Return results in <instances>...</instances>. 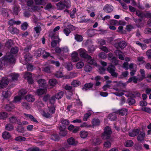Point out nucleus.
Here are the masks:
<instances>
[{"mask_svg": "<svg viewBox=\"0 0 151 151\" xmlns=\"http://www.w3.org/2000/svg\"><path fill=\"white\" fill-rule=\"evenodd\" d=\"M61 122L62 125L64 126L68 125L69 124V121L66 119H65L62 118L61 119Z\"/></svg>", "mask_w": 151, "mask_h": 151, "instance_id": "nucleus-38", "label": "nucleus"}, {"mask_svg": "<svg viewBox=\"0 0 151 151\" xmlns=\"http://www.w3.org/2000/svg\"><path fill=\"white\" fill-rule=\"evenodd\" d=\"M8 30L12 34H17L19 32L18 29L13 27H9L8 28Z\"/></svg>", "mask_w": 151, "mask_h": 151, "instance_id": "nucleus-12", "label": "nucleus"}, {"mask_svg": "<svg viewBox=\"0 0 151 151\" xmlns=\"http://www.w3.org/2000/svg\"><path fill=\"white\" fill-rule=\"evenodd\" d=\"M7 116V114L5 112L0 113V119H3L6 118Z\"/></svg>", "mask_w": 151, "mask_h": 151, "instance_id": "nucleus-54", "label": "nucleus"}, {"mask_svg": "<svg viewBox=\"0 0 151 151\" xmlns=\"http://www.w3.org/2000/svg\"><path fill=\"white\" fill-rule=\"evenodd\" d=\"M70 32V29L67 28H66L63 29V32L67 36L69 35Z\"/></svg>", "mask_w": 151, "mask_h": 151, "instance_id": "nucleus-64", "label": "nucleus"}, {"mask_svg": "<svg viewBox=\"0 0 151 151\" xmlns=\"http://www.w3.org/2000/svg\"><path fill=\"white\" fill-rule=\"evenodd\" d=\"M84 68V70L87 72H90L92 70L91 67L89 65H86Z\"/></svg>", "mask_w": 151, "mask_h": 151, "instance_id": "nucleus-50", "label": "nucleus"}, {"mask_svg": "<svg viewBox=\"0 0 151 151\" xmlns=\"http://www.w3.org/2000/svg\"><path fill=\"white\" fill-rule=\"evenodd\" d=\"M25 99L29 102H33L35 100V98L33 96L30 94L26 95Z\"/></svg>", "mask_w": 151, "mask_h": 151, "instance_id": "nucleus-25", "label": "nucleus"}, {"mask_svg": "<svg viewBox=\"0 0 151 151\" xmlns=\"http://www.w3.org/2000/svg\"><path fill=\"white\" fill-rule=\"evenodd\" d=\"M101 142V140L100 139L96 138L93 139L92 143L93 145H99Z\"/></svg>", "mask_w": 151, "mask_h": 151, "instance_id": "nucleus-34", "label": "nucleus"}, {"mask_svg": "<svg viewBox=\"0 0 151 151\" xmlns=\"http://www.w3.org/2000/svg\"><path fill=\"white\" fill-rule=\"evenodd\" d=\"M2 137L4 139H7L10 138L11 137V135L9 132H4L2 134Z\"/></svg>", "mask_w": 151, "mask_h": 151, "instance_id": "nucleus-30", "label": "nucleus"}, {"mask_svg": "<svg viewBox=\"0 0 151 151\" xmlns=\"http://www.w3.org/2000/svg\"><path fill=\"white\" fill-rule=\"evenodd\" d=\"M133 142L131 140H128L124 143V145L127 147H130L133 145Z\"/></svg>", "mask_w": 151, "mask_h": 151, "instance_id": "nucleus-33", "label": "nucleus"}, {"mask_svg": "<svg viewBox=\"0 0 151 151\" xmlns=\"http://www.w3.org/2000/svg\"><path fill=\"white\" fill-rule=\"evenodd\" d=\"M144 58L142 56H139L137 58V60L138 61L140 62L142 64L145 63V62L144 60Z\"/></svg>", "mask_w": 151, "mask_h": 151, "instance_id": "nucleus-52", "label": "nucleus"}, {"mask_svg": "<svg viewBox=\"0 0 151 151\" xmlns=\"http://www.w3.org/2000/svg\"><path fill=\"white\" fill-rule=\"evenodd\" d=\"M80 56L84 58L87 59L88 57H90L87 54V52L83 49H80L78 50Z\"/></svg>", "mask_w": 151, "mask_h": 151, "instance_id": "nucleus-6", "label": "nucleus"}, {"mask_svg": "<svg viewBox=\"0 0 151 151\" xmlns=\"http://www.w3.org/2000/svg\"><path fill=\"white\" fill-rule=\"evenodd\" d=\"M51 64L55 65L56 66L58 67L60 66V64L59 61H55L54 60H51L50 61Z\"/></svg>", "mask_w": 151, "mask_h": 151, "instance_id": "nucleus-62", "label": "nucleus"}, {"mask_svg": "<svg viewBox=\"0 0 151 151\" xmlns=\"http://www.w3.org/2000/svg\"><path fill=\"white\" fill-rule=\"evenodd\" d=\"M36 32V34H37L38 36L41 31V28L40 26H37L35 27L33 29Z\"/></svg>", "mask_w": 151, "mask_h": 151, "instance_id": "nucleus-36", "label": "nucleus"}, {"mask_svg": "<svg viewBox=\"0 0 151 151\" xmlns=\"http://www.w3.org/2000/svg\"><path fill=\"white\" fill-rule=\"evenodd\" d=\"M81 83V82L79 81L74 80L71 82V85L75 87L79 86Z\"/></svg>", "mask_w": 151, "mask_h": 151, "instance_id": "nucleus-40", "label": "nucleus"}, {"mask_svg": "<svg viewBox=\"0 0 151 151\" xmlns=\"http://www.w3.org/2000/svg\"><path fill=\"white\" fill-rule=\"evenodd\" d=\"M111 133L112 131L110 127L108 126L106 127L105 128L104 132L102 136V138L104 139H109Z\"/></svg>", "mask_w": 151, "mask_h": 151, "instance_id": "nucleus-3", "label": "nucleus"}, {"mask_svg": "<svg viewBox=\"0 0 151 151\" xmlns=\"http://www.w3.org/2000/svg\"><path fill=\"white\" fill-rule=\"evenodd\" d=\"M127 46V43L124 41H121L119 42H117L114 44V46L116 48H120L124 49Z\"/></svg>", "mask_w": 151, "mask_h": 151, "instance_id": "nucleus-5", "label": "nucleus"}, {"mask_svg": "<svg viewBox=\"0 0 151 151\" xmlns=\"http://www.w3.org/2000/svg\"><path fill=\"white\" fill-rule=\"evenodd\" d=\"M84 64L82 62H79L76 64V67L77 69L81 68L84 66Z\"/></svg>", "mask_w": 151, "mask_h": 151, "instance_id": "nucleus-47", "label": "nucleus"}, {"mask_svg": "<svg viewBox=\"0 0 151 151\" xmlns=\"http://www.w3.org/2000/svg\"><path fill=\"white\" fill-rule=\"evenodd\" d=\"M49 36L53 40L56 39H58V38H59L58 37V35L55 34V32H52L50 33L49 34Z\"/></svg>", "mask_w": 151, "mask_h": 151, "instance_id": "nucleus-43", "label": "nucleus"}, {"mask_svg": "<svg viewBox=\"0 0 151 151\" xmlns=\"http://www.w3.org/2000/svg\"><path fill=\"white\" fill-rule=\"evenodd\" d=\"M18 49L17 47H14L11 48V53L13 54H15L18 52Z\"/></svg>", "mask_w": 151, "mask_h": 151, "instance_id": "nucleus-49", "label": "nucleus"}, {"mask_svg": "<svg viewBox=\"0 0 151 151\" xmlns=\"http://www.w3.org/2000/svg\"><path fill=\"white\" fill-rule=\"evenodd\" d=\"M23 115L26 118H29L31 121L32 122H35L36 123H38L39 122L38 121H37V119L31 114L24 113Z\"/></svg>", "mask_w": 151, "mask_h": 151, "instance_id": "nucleus-10", "label": "nucleus"}, {"mask_svg": "<svg viewBox=\"0 0 151 151\" xmlns=\"http://www.w3.org/2000/svg\"><path fill=\"white\" fill-rule=\"evenodd\" d=\"M28 26V24L26 22H24L21 25V29L23 30H26L27 29Z\"/></svg>", "mask_w": 151, "mask_h": 151, "instance_id": "nucleus-63", "label": "nucleus"}, {"mask_svg": "<svg viewBox=\"0 0 151 151\" xmlns=\"http://www.w3.org/2000/svg\"><path fill=\"white\" fill-rule=\"evenodd\" d=\"M57 81L55 79H50L49 81V85L50 86V88H52L54 87L56 84Z\"/></svg>", "mask_w": 151, "mask_h": 151, "instance_id": "nucleus-22", "label": "nucleus"}, {"mask_svg": "<svg viewBox=\"0 0 151 151\" xmlns=\"http://www.w3.org/2000/svg\"><path fill=\"white\" fill-rule=\"evenodd\" d=\"M2 61L4 64L12 63L15 62V59L13 54L9 52L2 58Z\"/></svg>", "mask_w": 151, "mask_h": 151, "instance_id": "nucleus-1", "label": "nucleus"}, {"mask_svg": "<svg viewBox=\"0 0 151 151\" xmlns=\"http://www.w3.org/2000/svg\"><path fill=\"white\" fill-rule=\"evenodd\" d=\"M114 9L113 7L109 4H106L104 7L103 10L105 12L109 13L112 12Z\"/></svg>", "mask_w": 151, "mask_h": 151, "instance_id": "nucleus-8", "label": "nucleus"}, {"mask_svg": "<svg viewBox=\"0 0 151 151\" xmlns=\"http://www.w3.org/2000/svg\"><path fill=\"white\" fill-rule=\"evenodd\" d=\"M15 140L19 142L24 141L26 140V138L22 136H19L15 138Z\"/></svg>", "mask_w": 151, "mask_h": 151, "instance_id": "nucleus-44", "label": "nucleus"}, {"mask_svg": "<svg viewBox=\"0 0 151 151\" xmlns=\"http://www.w3.org/2000/svg\"><path fill=\"white\" fill-rule=\"evenodd\" d=\"M71 59L73 62H76L78 61L79 58L78 57V53L76 52H73L71 54Z\"/></svg>", "mask_w": 151, "mask_h": 151, "instance_id": "nucleus-11", "label": "nucleus"}, {"mask_svg": "<svg viewBox=\"0 0 151 151\" xmlns=\"http://www.w3.org/2000/svg\"><path fill=\"white\" fill-rule=\"evenodd\" d=\"M10 76L12 79L13 81L17 80L19 76L18 74L16 73H13L10 74Z\"/></svg>", "mask_w": 151, "mask_h": 151, "instance_id": "nucleus-35", "label": "nucleus"}, {"mask_svg": "<svg viewBox=\"0 0 151 151\" xmlns=\"http://www.w3.org/2000/svg\"><path fill=\"white\" fill-rule=\"evenodd\" d=\"M47 107L48 108L49 112L52 114L55 113V106H54V104H51L49 105L47 104Z\"/></svg>", "mask_w": 151, "mask_h": 151, "instance_id": "nucleus-13", "label": "nucleus"}, {"mask_svg": "<svg viewBox=\"0 0 151 151\" xmlns=\"http://www.w3.org/2000/svg\"><path fill=\"white\" fill-rule=\"evenodd\" d=\"M64 94L63 91H60L56 93L55 96L56 99H59L63 97Z\"/></svg>", "mask_w": 151, "mask_h": 151, "instance_id": "nucleus-31", "label": "nucleus"}, {"mask_svg": "<svg viewBox=\"0 0 151 151\" xmlns=\"http://www.w3.org/2000/svg\"><path fill=\"white\" fill-rule=\"evenodd\" d=\"M127 109L123 108L118 110L117 111L115 112L118 113L120 115H124L127 114Z\"/></svg>", "mask_w": 151, "mask_h": 151, "instance_id": "nucleus-23", "label": "nucleus"}, {"mask_svg": "<svg viewBox=\"0 0 151 151\" xmlns=\"http://www.w3.org/2000/svg\"><path fill=\"white\" fill-rule=\"evenodd\" d=\"M9 80L6 77L3 78L0 81V89L6 87L9 83Z\"/></svg>", "mask_w": 151, "mask_h": 151, "instance_id": "nucleus-4", "label": "nucleus"}, {"mask_svg": "<svg viewBox=\"0 0 151 151\" xmlns=\"http://www.w3.org/2000/svg\"><path fill=\"white\" fill-rule=\"evenodd\" d=\"M91 115V113L90 112H88L85 114L83 118V120L84 121H86L90 117Z\"/></svg>", "mask_w": 151, "mask_h": 151, "instance_id": "nucleus-41", "label": "nucleus"}, {"mask_svg": "<svg viewBox=\"0 0 151 151\" xmlns=\"http://www.w3.org/2000/svg\"><path fill=\"white\" fill-rule=\"evenodd\" d=\"M115 112V113H113L111 114H110L108 116L109 119L111 121H114L117 118V115Z\"/></svg>", "mask_w": 151, "mask_h": 151, "instance_id": "nucleus-24", "label": "nucleus"}, {"mask_svg": "<svg viewBox=\"0 0 151 151\" xmlns=\"http://www.w3.org/2000/svg\"><path fill=\"white\" fill-rule=\"evenodd\" d=\"M55 76L58 78H61L63 76L62 72L60 71H58L55 74Z\"/></svg>", "mask_w": 151, "mask_h": 151, "instance_id": "nucleus-60", "label": "nucleus"}, {"mask_svg": "<svg viewBox=\"0 0 151 151\" xmlns=\"http://www.w3.org/2000/svg\"><path fill=\"white\" fill-rule=\"evenodd\" d=\"M57 8L60 10H62L66 7L63 1H61L56 4Z\"/></svg>", "mask_w": 151, "mask_h": 151, "instance_id": "nucleus-16", "label": "nucleus"}, {"mask_svg": "<svg viewBox=\"0 0 151 151\" xmlns=\"http://www.w3.org/2000/svg\"><path fill=\"white\" fill-rule=\"evenodd\" d=\"M16 130L18 132L22 133L24 130V128L21 125H18L16 128Z\"/></svg>", "mask_w": 151, "mask_h": 151, "instance_id": "nucleus-42", "label": "nucleus"}, {"mask_svg": "<svg viewBox=\"0 0 151 151\" xmlns=\"http://www.w3.org/2000/svg\"><path fill=\"white\" fill-rule=\"evenodd\" d=\"M77 73L72 72H70L67 76V77L68 78H71L76 77L77 76Z\"/></svg>", "mask_w": 151, "mask_h": 151, "instance_id": "nucleus-39", "label": "nucleus"}, {"mask_svg": "<svg viewBox=\"0 0 151 151\" xmlns=\"http://www.w3.org/2000/svg\"><path fill=\"white\" fill-rule=\"evenodd\" d=\"M65 68L69 71L73 69V65L71 63H66L65 64Z\"/></svg>", "mask_w": 151, "mask_h": 151, "instance_id": "nucleus-28", "label": "nucleus"}, {"mask_svg": "<svg viewBox=\"0 0 151 151\" xmlns=\"http://www.w3.org/2000/svg\"><path fill=\"white\" fill-rule=\"evenodd\" d=\"M56 98L55 96H53L49 99V104H54L55 102Z\"/></svg>", "mask_w": 151, "mask_h": 151, "instance_id": "nucleus-55", "label": "nucleus"}, {"mask_svg": "<svg viewBox=\"0 0 151 151\" xmlns=\"http://www.w3.org/2000/svg\"><path fill=\"white\" fill-rule=\"evenodd\" d=\"M43 116L46 118H50L52 116V114L50 113L44 112Z\"/></svg>", "mask_w": 151, "mask_h": 151, "instance_id": "nucleus-58", "label": "nucleus"}, {"mask_svg": "<svg viewBox=\"0 0 151 151\" xmlns=\"http://www.w3.org/2000/svg\"><path fill=\"white\" fill-rule=\"evenodd\" d=\"M14 108V106L12 102H10L9 104H7L5 107V109L7 111H10Z\"/></svg>", "mask_w": 151, "mask_h": 151, "instance_id": "nucleus-26", "label": "nucleus"}, {"mask_svg": "<svg viewBox=\"0 0 151 151\" xmlns=\"http://www.w3.org/2000/svg\"><path fill=\"white\" fill-rule=\"evenodd\" d=\"M31 48L32 47L30 45L26 47L24 50L23 54L25 53H29V51L31 50Z\"/></svg>", "mask_w": 151, "mask_h": 151, "instance_id": "nucleus-57", "label": "nucleus"}, {"mask_svg": "<svg viewBox=\"0 0 151 151\" xmlns=\"http://www.w3.org/2000/svg\"><path fill=\"white\" fill-rule=\"evenodd\" d=\"M107 71L111 74V75L114 78H116L118 73L115 72L116 68L111 64L109 65L107 69Z\"/></svg>", "mask_w": 151, "mask_h": 151, "instance_id": "nucleus-2", "label": "nucleus"}, {"mask_svg": "<svg viewBox=\"0 0 151 151\" xmlns=\"http://www.w3.org/2000/svg\"><path fill=\"white\" fill-rule=\"evenodd\" d=\"M145 137V133L143 132H141L138 136L137 137V140L138 141H140L141 142H142L144 140Z\"/></svg>", "mask_w": 151, "mask_h": 151, "instance_id": "nucleus-20", "label": "nucleus"}, {"mask_svg": "<svg viewBox=\"0 0 151 151\" xmlns=\"http://www.w3.org/2000/svg\"><path fill=\"white\" fill-rule=\"evenodd\" d=\"M37 83L40 87L46 88V81L44 79H40L37 81Z\"/></svg>", "mask_w": 151, "mask_h": 151, "instance_id": "nucleus-14", "label": "nucleus"}, {"mask_svg": "<svg viewBox=\"0 0 151 151\" xmlns=\"http://www.w3.org/2000/svg\"><path fill=\"white\" fill-rule=\"evenodd\" d=\"M76 12V9L75 8L73 9L70 14V16L72 18H74L75 17V14Z\"/></svg>", "mask_w": 151, "mask_h": 151, "instance_id": "nucleus-53", "label": "nucleus"}, {"mask_svg": "<svg viewBox=\"0 0 151 151\" xmlns=\"http://www.w3.org/2000/svg\"><path fill=\"white\" fill-rule=\"evenodd\" d=\"M5 128L7 130L11 131L14 129V126L11 124H8L5 125Z\"/></svg>", "mask_w": 151, "mask_h": 151, "instance_id": "nucleus-37", "label": "nucleus"}, {"mask_svg": "<svg viewBox=\"0 0 151 151\" xmlns=\"http://www.w3.org/2000/svg\"><path fill=\"white\" fill-rule=\"evenodd\" d=\"M11 93L10 91H3L2 93V96L4 98H8L11 96Z\"/></svg>", "mask_w": 151, "mask_h": 151, "instance_id": "nucleus-29", "label": "nucleus"}, {"mask_svg": "<svg viewBox=\"0 0 151 151\" xmlns=\"http://www.w3.org/2000/svg\"><path fill=\"white\" fill-rule=\"evenodd\" d=\"M100 123V121L98 119H94L92 121L93 125L96 126L99 125Z\"/></svg>", "mask_w": 151, "mask_h": 151, "instance_id": "nucleus-45", "label": "nucleus"}, {"mask_svg": "<svg viewBox=\"0 0 151 151\" xmlns=\"http://www.w3.org/2000/svg\"><path fill=\"white\" fill-rule=\"evenodd\" d=\"M127 102L129 105H131L134 104L135 101L134 99L132 98H129L128 99Z\"/></svg>", "mask_w": 151, "mask_h": 151, "instance_id": "nucleus-51", "label": "nucleus"}, {"mask_svg": "<svg viewBox=\"0 0 151 151\" xmlns=\"http://www.w3.org/2000/svg\"><path fill=\"white\" fill-rule=\"evenodd\" d=\"M65 5L66 6V8H68L70 6V0H64L63 1Z\"/></svg>", "mask_w": 151, "mask_h": 151, "instance_id": "nucleus-61", "label": "nucleus"}, {"mask_svg": "<svg viewBox=\"0 0 151 151\" xmlns=\"http://www.w3.org/2000/svg\"><path fill=\"white\" fill-rule=\"evenodd\" d=\"M27 151H39V148L36 147H32L28 148Z\"/></svg>", "mask_w": 151, "mask_h": 151, "instance_id": "nucleus-59", "label": "nucleus"}, {"mask_svg": "<svg viewBox=\"0 0 151 151\" xmlns=\"http://www.w3.org/2000/svg\"><path fill=\"white\" fill-rule=\"evenodd\" d=\"M47 91L46 88H40L37 90L36 93L38 95L40 96L45 93Z\"/></svg>", "mask_w": 151, "mask_h": 151, "instance_id": "nucleus-21", "label": "nucleus"}, {"mask_svg": "<svg viewBox=\"0 0 151 151\" xmlns=\"http://www.w3.org/2000/svg\"><path fill=\"white\" fill-rule=\"evenodd\" d=\"M88 132L85 131H81L80 133V137L83 139L86 138L88 135Z\"/></svg>", "mask_w": 151, "mask_h": 151, "instance_id": "nucleus-27", "label": "nucleus"}, {"mask_svg": "<svg viewBox=\"0 0 151 151\" xmlns=\"http://www.w3.org/2000/svg\"><path fill=\"white\" fill-rule=\"evenodd\" d=\"M138 78H136V76H134L130 78L128 81L127 82L128 83H131L132 82V81H133V82L135 83H137V81H138Z\"/></svg>", "mask_w": 151, "mask_h": 151, "instance_id": "nucleus-32", "label": "nucleus"}, {"mask_svg": "<svg viewBox=\"0 0 151 151\" xmlns=\"http://www.w3.org/2000/svg\"><path fill=\"white\" fill-rule=\"evenodd\" d=\"M75 39L78 42H81L83 40V37L80 35L76 34L75 35Z\"/></svg>", "mask_w": 151, "mask_h": 151, "instance_id": "nucleus-48", "label": "nucleus"}, {"mask_svg": "<svg viewBox=\"0 0 151 151\" xmlns=\"http://www.w3.org/2000/svg\"><path fill=\"white\" fill-rule=\"evenodd\" d=\"M140 132V130L138 129H134L132 132L129 133V135L131 137H134L139 134Z\"/></svg>", "mask_w": 151, "mask_h": 151, "instance_id": "nucleus-18", "label": "nucleus"}, {"mask_svg": "<svg viewBox=\"0 0 151 151\" xmlns=\"http://www.w3.org/2000/svg\"><path fill=\"white\" fill-rule=\"evenodd\" d=\"M23 55L24 60L27 63L32 60V56L29 53H25L23 54Z\"/></svg>", "mask_w": 151, "mask_h": 151, "instance_id": "nucleus-7", "label": "nucleus"}, {"mask_svg": "<svg viewBox=\"0 0 151 151\" xmlns=\"http://www.w3.org/2000/svg\"><path fill=\"white\" fill-rule=\"evenodd\" d=\"M68 142L69 145H76L78 143V142L76 141L73 137L69 138L68 140Z\"/></svg>", "mask_w": 151, "mask_h": 151, "instance_id": "nucleus-19", "label": "nucleus"}, {"mask_svg": "<svg viewBox=\"0 0 151 151\" xmlns=\"http://www.w3.org/2000/svg\"><path fill=\"white\" fill-rule=\"evenodd\" d=\"M42 71L47 73H50L51 72L50 68L49 66L42 68Z\"/></svg>", "mask_w": 151, "mask_h": 151, "instance_id": "nucleus-46", "label": "nucleus"}, {"mask_svg": "<svg viewBox=\"0 0 151 151\" xmlns=\"http://www.w3.org/2000/svg\"><path fill=\"white\" fill-rule=\"evenodd\" d=\"M60 39L58 38L56 40H53L51 42V46L52 47H56L57 45H59V42H60Z\"/></svg>", "mask_w": 151, "mask_h": 151, "instance_id": "nucleus-17", "label": "nucleus"}, {"mask_svg": "<svg viewBox=\"0 0 151 151\" xmlns=\"http://www.w3.org/2000/svg\"><path fill=\"white\" fill-rule=\"evenodd\" d=\"M45 49L44 48L38 49L34 53V55L37 57L40 56L44 53Z\"/></svg>", "mask_w": 151, "mask_h": 151, "instance_id": "nucleus-9", "label": "nucleus"}, {"mask_svg": "<svg viewBox=\"0 0 151 151\" xmlns=\"http://www.w3.org/2000/svg\"><path fill=\"white\" fill-rule=\"evenodd\" d=\"M136 14L141 18H143L144 16V14L139 11H137L136 12Z\"/></svg>", "mask_w": 151, "mask_h": 151, "instance_id": "nucleus-56", "label": "nucleus"}, {"mask_svg": "<svg viewBox=\"0 0 151 151\" xmlns=\"http://www.w3.org/2000/svg\"><path fill=\"white\" fill-rule=\"evenodd\" d=\"M87 59V62L88 63L94 66H96L97 65V63L96 61L94 59H92L91 56H90V58L88 57Z\"/></svg>", "mask_w": 151, "mask_h": 151, "instance_id": "nucleus-15", "label": "nucleus"}]
</instances>
